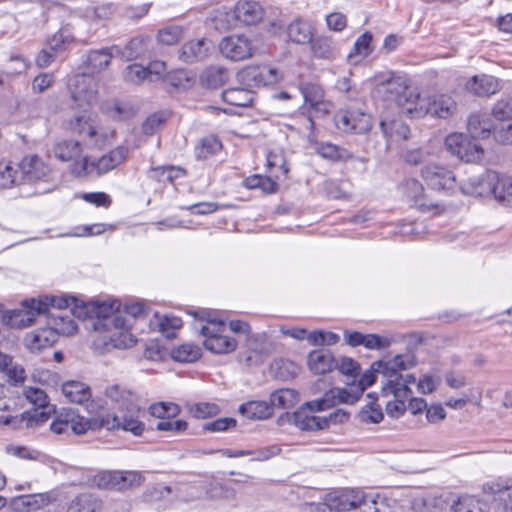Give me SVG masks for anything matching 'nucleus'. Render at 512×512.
Instances as JSON below:
<instances>
[{
	"label": "nucleus",
	"instance_id": "nucleus-33",
	"mask_svg": "<svg viewBox=\"0 0 512 512\" xmlns=\"http://www.w3.org/2000/svg\"><path fill=\"white\" fill-rule=\"evenodd\" d=\"M377 397L373 393L367 394V402L360 409L357 417L364 424H378L383 420L382 408L377 404Z\"/></svg>",
	"mask_w": 512,
	"mask_h": 512
},
{
	"label": "nucleus",
	"instance_id": "nucleus-21",
	"mask_svg": "<svg viewBox=\"0 0 512 512\" xmlns=\"http://www.w3.org/2000/svg\"><path fill=\"white\" fill-rule=\"evenodd\" d=\"M465 89L477 97H489L500 91L499 80L491 75L478 74L469 78L465 83Z\"/></svg>",
	"mask_w": 512,
	"mask_h": 512
},
{
	"label": "nucleus",
	"instance_id": "nucleus-47",
	"mask_svg": "<svg viewBox=\"0 0 512 512\" xmlns=\"http://www.w3.org/2000/svg\"><path fill=\"white\" fill-rule=\"evenodd\" d=\"M324 188L333 199H348L352 194V184L347 180H327Z\"/></svg>",
	"mask_w": 512,
	"mask_h": 512
},
{
	"label": "nucleus",
	"instance_id": "nucleus-44",
	"mask_svg": "<svg viewBox=\"0 0 512 512\" xmlns=\"http://www.w3.org/2000/svg\"><path fill=\"white\" fill-rule=\"evenodd\" d=\"M81 153L80 143L74 140H64L54 147L55 157L63 162L75 160L80 157Z\"/></svg>",
	"mask_w": 512,
	"mask_h": 512
},
{
	"label": "nucleus",
	"instance_id": "nucleus-20",
	"mask_svg": "<svg viewBox=\"0 0 512 512\" xmlns=\"http://www.w3.org/2000/svg\"><path fill=\"white\" fill-rule=\"evenodd\" d=\"M358 497H361V490L358 489L336 490L325 496L324 503L330 510L344 512L357 508Z\"/></svg>",
	"mask_w": 512,
	"mask_h": 512
},
{
	"label": "nucleus",
	"instance_id": "nucleus-1",
	"mask_svg": "<svg viewBox=\"0 0 512 512\" xmlns=\"http://www.w3.org/2000/svg\"><path fill=\"white\" fill-rule=\"evenodd\" d=\"M74 316L79 319L89 318L93 320L92 328L95 331L109 333L99 339L107 349L109 347L128 348L137 342L132 334L124 331L130 326V323L122 316L118 300L110 302L83 301L81 305L75 306Z\"/></svg>",
	"mask_w": 512,
	"mask_h": 512
},
{
	"label": "nucleus",
	"instance_id": "nucleus-24",
	"mask_svg": "<svg viewBox=\"0 0 512 512\" xmlns=\"http://www.w3.org/2000/svg\"><path fill=\"white\" fill-rule=\"evenodd\" d=\"M211 50V42L206 39L191 40L185 43L180 52L179 59L185 63H195L206 59Z\"/></svg>",
	"mask_w": 512,
	"mask_h": 512
},
{
	"label": "nucleus",
	"instance_id": "nucleus-54",
	"mask_svg": "<svg viewBox=\"0 0 512 512\" xmlns=\"http://www.w3.org/2000/svg\"><path fill=\"white\" fill-rule=\"evenodd\" d=\"M387 364V361L379 360L374 362L371 365V368L367 371H365L362 376L359 379L358 382V390L362 394L363 391L367 388L373 385L376 381V374L381 373L383 377L385 378V365Z\"/></svg>",
	"mask_w": 512,
	"mask_h": 512
},
{
	"label": "nucleus",
	"instance_id": "nucleus-38",
	"mask_svg": "<svg viewBox=\"0 0 512 512\" xmlns=\"http://www.w3.org/2000/svg\"><path fill=\"white\" fill-rule=\"evenodd\" d=\"M380 129L384 136L392 141L406 140L410 134L409 126L399 119L382 120L380 122Z\"/></svg>",
	"mask_w": 512,
	"mask_h": 512
},
{
	"label": "nucleus",
	"instance_id": "nucleus-5",
	"mask_svg": "<svg viewBox=\"0 0 512 512\" xmlns=\"http://www.w3.org/2000/svg\"><path fill=\"white\" fill-rule=\"evenodd\" d=\"M103 425H105L103 420L87 419L79 415L74 409L63 408L51 423L50 429L55 434H63L71 430L74 434L82 435L90 429H101ZM106 425H108V422H106Z\"/></svg>",
	"mask_w": 512,
	"mask_h": 512
},
{
	"label": "nucleus",
	"instance_id": "nucleus-40",
	"mask_svg": "<svg viewBox=\"0 0 512 512\" xmlns=\"http://www.w3.org/2000/svg\"><path fill=\"white\" fill-rule=\"evenodd\" d=\"M239 412L249 419H266L273 413V409L266 401H249L240 405Z\"/></svg>",
	"mask_w": 512,
	"mask_h": 512
},
{
	"label": "nucleus",
	"instance_id": "nucleus-31",
	"mask_svg": "<svg viewBox=\"0 0 512 512\" xmlns=\"http://www.w3.org/2000/svg\"><path fill=\"white\" fill-rule=\"evenodd\" d=\"M39 303L41 304V308L43 311V314L45 315L48 313L49 308H57L59 310H65L67 308H70L71 313L74 315V308L75 306L81 305V302L83 300H79L78 298L74 296H43L38 299Z\"/></svg>",
	"mask_w": 512,
	"mask_h": 512
},
{
	"label": "nucleus",
	"instance_id": "nucleus-48",
	"mask_svg": "<svg viewBox=\"0 0 512 512\" xmlns=\"http://www.w3.org/2000/svg\"><path fill=\"white\" fill-rule=\"evenodd\" d=\"M52 407L48 409L35 408L32 411H25L20 415L21 424L24 423L27 428H36L48 421L52 411Z\"/></svg>",
	"mask_w": 512,
	"mask_h": 512
},
{
	"label": "nucleus",
	"instance_id": "nucleus-28",
	"mask_svg": "<svg viewBox=\"0 0 512 512\" xmlns=\"http://www.w3.org/2000/svg\"><path fill=\"white\" fill-rule=\"evenodd\" d=\"M310 44L311 52L317 59L333 61L339 56V49L332 37L318 36Z\"/></svg>",
	"mask_w": 512,
	"mask_h": 512
},
{
	"label": "nucleus",
	"instance_id": "nucleus-23",
	"mask_svg": "<svg viewBox=\"0 0 512 512\" xmlns=\"http://www.w3.org/2000/svg\"><path fill=\"white\" fill-rule=\"evenodd\" d=\"M289 421L303 431H318L327 428V422L305 406H300L289 418Z\"/></svg>",
	"mask_w": 512,
	"mask_h": 512
},
{
	"label": "nucleus",
	"instance_id": "nucleus-7",
	"mask_svg": "<svg viewBox=\"0 0 512 512\" xmlns=\"http://www.w3.org/2000/svg\"><path fill=\"white\" fill-rule=\"evenodd\" d=\"M445 147L453 155L467 163H478L484 156V149L463 133H451L445 138Z\"/></svg>",
	"mask_w": 512,
	"mask_h": 512
},
{
	"label": "nucleus",
	"instance_id": "nucleus-34",
	"mask_svg": "<svg viewBox=\"0 0 512 512\" xmlns=\"http://www.w3.org/2000/svg\"><path fill=\"white\" fill-rule=\"evenodd\" d=\"M287 35L296 44H307L313 39V28L309 22L295 19L288 25Z\"/></svg>",
	"mask_w": 512,
	"mask_h": 512
},
{
	"label": "nucleus",
	"instance_id": "nucleus-55",
	"mask_svg": "<svg viewBox=\"0 0 512 512\" xmlns=\"http://www.w3.org/2000/svg\"><path fill=\"white\" fill-rule=\"evenodd\" d=\"M23 396L29 403L35 406V408L48 409L51 407L49 405L48 395L41 388L26 386L23 388Z\"/></svg>",
	"mask_w": 512,
	"mask_h": 512
},
{
	"label": "nucleus",
	"instance_id": "nucleus-41",
	"mask_svg": "<svg viewBox=\"0 0 512 512\" xmlns=\"http://www.w3.org/2000/svg\"><path fill=\"white\" fill-rule=\"evenodd\" d=\"M222 149V143L215 135L201 138L195 147V156L198 160H205Z\"/></svg>",
	"mask_w": 512,
	"mask_h": 512
},
{
	"label": "nucleus",
	"instance_id": "nucleus-45",
	"mask_svg": "<svg viewBox=\"0 0 512 512\" xmlns=\"http://www.w3.org/2000/svg\"><path fill=\"white\" fill-rule=\"evenodd\" d=\"M229 78L227 69L220 66H210L202 74V82L211 89H217L224 85Z\"/></svg>",
	"mask_w": 512,
	"mask_h": 512
},
{
	"label": "nucleus",
	"instance_id": "nucleus-8",
	"mask_svg": "<svg viewBox=\"0 0 512 512\" xmlns=\"http://www.w3.org/2000/svg\"><path fill=\"white\" fill-rule=\"evenodd\" d=\"M456 109L457 104L452 97L442 94L429 101L426 107L422 105V100L420 99L414 107L407 109V114L414 118H420L429 114L432 117L447 119L455 113Z\"/></svg>",
	"mask_w": 512,
	"mask_h": 512
},
{
	"label": "nucleus",
	"instance_id": "nucleus-11",
	"mask_svg": "<svg viewBox=\"0 0 512 512\" xmlns=\"http://www.w3.org/2000/svg\"><path fill=\"white\" fill-rule=\"evenodd\" d=\"M237 77L242 85L256 88L276 84L282 79V73L270 65H258L241 70Z\"/></svg>",
	"mask_w": 512,
	"mask_h": 512
},
{
	"label": "nucleus",
	"instance_id": "nucleus-56",
	"mask_svg": "<svg viewBox=\"0 0 512 512\" xmlns=\"http://www.w3.org/2000/svg\"><path fill=\"white\" fill-rule=\"evenodd\" d=\"M406 187L408 190V195L416 201L417 205L419 206V208L422 211H424V212L435 211V213H439V211H440L439 204H437V203L427 204L425 202H419L418 197L423 192V186L419 181H417L415 179L408 180L406 182Z\"/></svg>",
	"mask_w": 512,
	"mask_h": 512
},
{
	"label": "nucleus",
	"instance_id": "nucleus-52",
	"mask_svg": "<svg viewBox=\"0 0 512 512\" xmlns=\"http://www.w3.org/2000/svg\"><path fill=\"white\" fill-rule=\"evenodd\" d=\"M371 41H372V34L369 32L363 33L355 41L352 51L348 54V59L351 62L357 63L359 60L368 56L371 52V49H370Z\"/></svg>",
	"mask_w": 512,
	"mask_h": 512
},
{
	"label": "nucleus",
	"instance_id": "nucleus-50",
	"mask_svg": "<svg viewBox=\"0 0 512 512\" xmlns=\"http://www.w3.org/2000/svg\"><path fill=\"white\" fill-rule=\"evenodd\" d=\"M246 345L251 352L260 356H268L273 352V345L265 334L249 335Z\"/></svg>",
	"mask_w": 512,
	"mask_h": 512
},
{
	"label": "nucleus",
	"instance_id": "nucleus-35",
	"mask_svg": "<svg viewBox=\"0 0 512 512\" xmlns=\"http://www.w3.org/2000/svg\"><path fill=\"white\" fill-rule=\"evenodd\" d=\"M254 87H234L225 90L222 93L223 100L233 106L248 107L253 103V92Z\"/></svg>",
	"mask_w": 512,
	"mask_h": 512
},
{
	"label": "nucleus",
	"instance_id": "nucleus-53",
	"mask_svg": "<svg viewBox=\"0 0 512 512\" xmlns=\"http://www.w3.org/2000/svg\"><path fill=\"white\" fill-rule=\"evenodd\" d=\"M171 356L178 362H194L201 356V349L194 344H183L174 348Z\"/></svg>",
	"mask_w": 512,
	"mask_h": 512
},
{
	"label": "nucleus",
	"instance_id": "nucleus-12",
	"mask_svg": "<svg viewBox=\"0 0 512 512\" xmlns=\"http://www.w3.org/2000/svg\"><path fill=\"white\" fill-rule=\"evenodd\" d=\"M16 167L22 183L47 182L51 169L43 158L36 154L25 156Z\"/></svg>",
	"mask_w": 512,
	"mask_h": 512
},
{
	"label": "nucleus",
	"instance_id": "nucleus-39",
	"mask_svg": "<svg viewBox=\"0 0 512 512\" xmlns=\"http://www.w3.org/2000/svg\"><path fill=\"white\" fill-rule=\"evenodd\" d=\"M300 367L288 359H275L270 365V373L279 380H290L298 375Z\"/></svg>",
	"mask_w": 512,
	"mask_h": 512
},
{
	"label": "nucleus",
	"instance_id": "nucleus-63",
	"mask_svg": "<svg viewBox=\"0 0 512 512\" xmlns=\"http://www.w3.org/2000/svg\"><path fill=\"white\" fill-rule=\"evenodd\" d=\"M492 115L501 122L512 121V98L497 101L492 109Z\"/></svg>",
	"mask_w": 512,
	"mask_h": 512
},
{
	"label": "nucleus",
	"instance_id": "nucleus-13",
	"mask_svg": "<svg viewBox=\"0 0 512 512\" xmlns=\"http://www.w3.org/2000/svg\"><path fill=\"white\" fill-rule=\"evenodd\" d=\"M337 128L343 132L366 133L371 129V118L360 109H342L334 116Z\"/></svg>",
	"mask_w": 512,
	"mask_h": 512
},
{
	"label": "nucleus",
	"instance_id": "nucleus-58",
	"mask_svg": "<svg viewBox=\"0 0 512 512\" xmlns=\"http://www.w3.org/2000/svg\"><path fill=\"white\" fill-rule=\"evenodd\" d=\"M189 413L197 419H205L220 413V407L215 403L200 402L188 406Z\"/></svg>",
	"mask_w": 512,
	"mask_h": 512
},
{
	"label": "nucleus",
	"instance_id": "nucleus-9",
	"mask_svg": "<svg viewBox=\"0 0 512 512\" xmlns=\"http://www.w3.org/2000/svg\"><path fill=\"white\" fill-rule=\"evenodd\" d=\"M421 176L427 186L438 191H453L457 186L454 172L447 166L429 163L421 169Z\"/></svg>",
	"mask_w": 512,
	"mask_h": 512
},
{
	"label": "nucleus",
	"instance_id": "nucleus-59",
	"mask_svg": "<svg viewBox=\"0 0 512 512\" xmlns=\"http://www.w3.org/2000/svg\"><path fill=\"white\" fill-rule=\"evenodd\" d=\"M358 498L357 508L360 509V512H386L384 503L378 496L361 491V497Z\"/></svg>",
	"mask_w": 512,
	"mask_h": 512
},
{
	"label": "nucleus",
	"instance_id": "nucleus-15",
	"mask_svg": "<svg viewBox=\"0 0 512 512\" xmlns=\"http://www.w3.org/2000/svg\"><path fill=\"white\" fill-rule=\"evenodd\" d=\"M41 304L38 299L24 300L21 308L8 311L4 320L11 328L22 329L30 326L37 316H43Z\"/></svg>",
	"mask_w": 512,
	"mask_h": 512
},
{
	"label": "nucleus",
	"instance_id": "nucleus-10",
	"mask_svg": "<svg viewBox=\"0 0 512 512\" xmlns=\"http://www.w3.org/2000/svg\"><path fill=\"white\" fill-rule=\"evenodd\" d=\"M388 98L394 101L402 111L407 114V109L414 107L420 101L419 95L413 94L409 89L408 81L402 76H392L381 84Z\"/></svg>",
	"mask_w": 512,
	"mask_h": 512
},
{
	"label": "nucleus",
	"instance_id": "nucleus-14",
	"mask_svg": "<svg viewBox=\"0 0 512 512\" xmlns=\"http://www.w3.org/2000/svg\"><path fill=\"white\" fill-rule=\"evenodd\" d=\"M221 54L232 61H243L253 56L255 47L245 35H230L219 43Z\"/></svg>",
	"mask_w": 512,
	"mask_h": 512
},
{
	"label": "nucleus",
	"instance_id": "nucleus-51",
	"mask_svg": "<svg viewBox=\"0 0 512 512\" xmlns=\"http://www.w3.org/2000/svg\"><path fill=\"white\" fill-rule=\"evenodd\" d=\"M494 188V198L505 206H512V179L499 175V181L494 185Z\"/></svg>",
	"mask_w": 512,
	"mask_h": 512
},
{
	"label": "nucleus",
	"instance_id": "nucleus-61",
	"mask_svg": "<svg viewBox=\"0 0 512 512\" xmlns=\"http://www.w3.org/2000/svg\"><path fill=\"white\" fill-rule=\"evenodd\" d=\"M182 28L180 26L171 25L160 29L157 33L158 43L172 46L177 44L182 38Z\"/></svg>",
	"mask_w": 512,
	"mask_h": 512
},
{
	"label": "nucleus",
	"instance_id": "nucleus-17",
	"mask_svg": "<svg viewBox=\"0 0 512 512\" xmlns=\"http://www.w3.org/2000/svg\"><path fill=\"white\" fill-rule=\"evenodd\" d=\"M415 365V362L412 360L410 356H402L396 355L393 359L387 361V364L384 366L385 368V378L386 382L384 384H391L393 386H397L399 388L402 387V384L405 387L410 388L409 385L416 382V378L412 374H407L403 376L400 374V371L407 370Z\"/></svg>",
	"mask_w": 512,
	"mask_h": 512
},
{
	"label": "nucleus",
	"instance_id": "nucleus-27",
	"mask_svg": "<svg viewBox=\"0 0 512 512\" xmlns=\"http://www.w3.org/2000/svg\"><path fill=\"white\" fill-rule=\"evenodd\" d=\"M308 365L315 374H325L334 369V366L337 365V360L333 357L330 350L320 348L309 353Z\"/></svg>",
	"mask_w": 512,
	"mask_h": 512
},
{
	"label": "nucleus",
	"instance_id": "nucleus-3",
	"mask_svg": "<svg viewBox=\"0 0 512 512\" xmlns=\"http://www.w3.org/2000/svg\"><path fill=\"white\" fill-rule=\"evenodd\" d=\"M106 396L113 402L117 403L118 414L113 416H96L94 420H103L101 428L108 430L123 429L129 431L135 436H140L145 430V424L140 420V415L143 413L139 405L134 401L133 395L130 391L125 390L119 385H111L106 388Z\"/></svg>",
	"mask_w": 512,
	"mask_h": 512
},
{
	"label": "nucleus",
	"instance_id": "nucleus-32",
	"mask_svg": "<svg viewBox=\"0 0 512 512\" xmlns=\"http://www.w3.org/2000/svg\"><path fill=\"white\" fill-rule=\"evenodd\" d=\"M492 124L486 114L475 113L468 118L467 129L473 139H486L492 131Z\"/></svg>",
	"mask_w": 512,
	"mask_h": 512
},
{
	"label": "nucleus",
	"instance_id": "nucleus-36",
	"mask_svg": "<svg viewBox=\"0 0 512 512\" xmlns=\"http://www.w3.org/2000/svg\"><path fill=\"white\" fill-rule=\"evenodd\" d=\"M148 42L147 37H135L123 48H120V55L126 61H132L138 58H143L148 55Z\"/></svg>",
	"mask_w": 512,
	"mask_h": 512
},
{
	"label": "nucleus",
	"instance_id": "nucleus-22",
	"mask_svg": "<svg viewBox=\"0 0 512 512\" xmlns=\"http://www.w3.org/2000/svg\"><path fill=\"white\" fill-rule=\"evenodd\" d=\"M382 391L385 395L392 394L395 397L394 401H389L386 404V412L390 417L398 418L406 411L405 401H407L413 392L411 388L402 387L399 388L397 385L383 384Z\"/></svg>",
	"mask_w": 512,
	"mask_h": 512
},
{
	"label": "nucleus",
	"instance_id": "nucleus-49",
	"mask_svg": "<svg viewBox=\"0 0 512 512\" xmlns=\"http://www.w3.org/2000/svg\"><path fill=\"white\" fill-rule=\"evenodd\" d=\"M244 186L248 189H260L266 194H273L278 189V184L272 178L262 175H252L244 180Z\"/></svg>",
	"mask_w": 512,
	"mask_h": 512
},
{
	"label": "nucleus",
	"instance_id": "nucleus-29",
	"mask_svg": "<svg viewBox=\"0 0 512 512\" xmlns=\"http://www.w3.org/2000/svg\"><path fill=\"white\" fill-rule=\"evenodd\" d=\"M119 52V46L93 50L87 54L85 63L91 69V72H100L110 64L112 57L118 56Z\"/></svg>",
	"mask_w": 512,
	"mask_h": 512
},
{
	"label": "nucleus",
	"instance_id": "nucleus-16",
	"mask_svg": "<svg viewBox=\"0 0 512 512\" xmlns=\"http://www.w3.org/2000/svg\"><path fill=\"white\" fill-rule=\"evenodd\" d=\"M127 153L128 149L126 147L118 146L97 160H90L85 157L81 169L85 174L94 171L97 175L106 174L120 165L126 159Z\"/></svg>",
	"mask_w": 512,
	"mask_h": 512
},
{
	"label": "nucleus",
	"instance_id": "nucleus-25",
	"mask_svg": "<svg viewBox=\"0 0 512 512\" xmlns=\"http://www.w3.org/2000/svg\"><path fill=\"white\" fill-rule=\"evenodd\" d=\"M53 501H55V497L51 493L46 492L15 497L12 499L11 504L18 511H35Z\"/></svg>",
	"mask_w": 512,
	"mask_h": 512
},
{
	"label": "nucleus",
	"instance_id": "nucleus-30",
	"mask_svg": "<svg viewBox=\"0 0 512 512\" xmlns=\"http://www.w3.org/2000/svg\"><path fill=\"white\" fill-rule=\"evenodd\" d=\"M62 393L65 398L76 404H84L91 399L92 393L90 387L80 381H67L62 385Z\"/></svg>",
	"mask_w": 512,
	"mask_h": 512
},
{
	"label": "nucleus",
	"instance_id": "nucleus-19",
	"mask_svg": "<svg viewBox=\"0 0 512 512\" xmlns=\"http://www.w3.org/2000/svg\"><path fill=\"white\" fill-rule=\"evenodd\" d=\"M499 181V174L495 171H486L476 177H470L460 185L463 194L475 197L493 195L494 185Z\"/></svg>",
	"mask_w": 512,
	"mask_h": 512
},
{
	"label": "nucleus",
	"instance_id": "nucleus-42",
	"mask_svg": "<svg viewBox=\"0 0 512 512\" xmlns=\"http://www.w3.org/2000/svg\"><path fill=\"white\" fill-rule=\"evenodd\" d=\"M144 476L138 471H119L116 472L114 490L125 491L141 486Z\"/></svg>",
	"mask_w": 512,
	"mask_h": 512
},
{
	"label": "nucleus",
	"instance_id": "nucleus-18",
	"mask_svg": "<svg viewBox=\"0 0 512 512\" xmlns=\"http://www.w3.org/2000/svg\"><path fill=\"white\" fill-rule=\"evenodd\" d=\"M299 91L303 97L302 109L309 114L314 113H328V105L325 102V93L323 88L316 83L303 82L299 85ZM309 121L313 125L312 115L309 116Z\"/></svg>",
	"mask_w": 512,
	"mask_h": 512
},
{
	"label": "nucleus",
	"instance_id": "nucleus-62",
	"mask_svg": "<svg viewBox=\"0 0 512 512\" xmlns=\"http://www.w3.org/2000/svg\"><path fill=\"white\" fill-rule=\"evenodd\" d=\"M158 172H161L162 175H165V181L173 183L174 179L183 177L185 175V170L179 167L174 166H158L152 167L149 171V177L152 179H156L157 181H161Z\"/></svg>",
	"mask_w": 512,
	"mask_h": 512
},
{
	"label": "nucleus",
	"instance_id": "nucleus-64",
	"mask_svg": "<svg viewBox=\"0 0 512 512\" xmlns=\"http://www.w3.org/2000/svg\"><path fill=\"white\" fill-rule=\"evenodd\" d=\"M294 391L291 389H280L273 392L270 396L269 405L277 408H287L292 404Z\"/></svg>",
	"mask_w": 512,
	"mask_h": 512
},
{
	"label": "nucleus",
	"instance_id": "nucleus-43",
	"mask_svg": "<svg viewBox=\"0 0 512 512\" xmlns=\"http://www.w3.org/2000/svg\"><path fill=\"white\" fill-rule=\"evenodd\" d=\"M100 507L101 502L97 497L84 493L71 501L67 512H96Z\"/></svg>",
	"mask_w": 512,
	"mask_h": 512
},
{
	"label": "nucleus",
	"instance_id": "nucleus-37",
	"mask_svg": "<svg viewBox=\"0 0 512 512\" xmlns=\"http://www.w3.org/2000/svg\"><path fill=\"white\" fill-rule=\"evenodd\" d=\"M316 151L322 158L331 161L347 162L354 159L353 154L347 149L332 143H319L316 147Z\"/></svg>",
	"mask_w": 512,
	"mask_h": 512
},
{
	"label": "nucleus",
	"instance_id": "nucleus-57",
	"mask_svg": "<svg viewBox=\"0 0 512 512\" xmlns=\"http://www.w3.org/2000/svg\"><path fill=\"white\" fill-rule=\"evenodd\" d=\"M21 184L19 171L12 163H0V188Z\"/></svg>",
	"mask_w": 512,
	"mask_h": 512
},
{
	"label": "nucleus",
	"instance_id": "nucleus-2",
	"mask_svg": "<svg viewBox=\"0 0 512 512\" xmlns=\"http://www.w3.org/2000/svg\"><path fill=\"white\" fill-rule=\"evenodd\" d=\"M71 97L76 105L83 108V114L76 116L70 122V129L78 134L89 147L101 149L107 143L108 136L100 132L96 123V117L86 114L85 106H92L96 102V83L94 79L85 73L77 74L71 80Z\"/></svg>",
	"mask_w": 512,
	"mask_h": 512
},
{
	"label": "nucleus",
	"instance_id": "nucleus-26",
	"mask_svg": "<svg viewBox=\"0 0 512 512\" xmlns=\"http://www.w3.org/2000/svg\"><path fill=\"white\" fill-rule=\"evenodd\" d=\"M234 16L237 21L245 25H254L262 20L264 9L260 2H237Z\"/></svg>",
	"mask_w": 512,
	"mask_h": 512
},
{
	"label": "nucleus",
	"instance_id": "nucleus-46",
	"mask_svg": "<svg viewBox=\"0 0 512 512\" xmlns=\"http://www.w3.org/2000/svg\"><path fill=\"white\" fill-rule=\"evenodd\" d=\"M455 512H489V505L475 496H462L452 506Z\"/></svg>",
	"mask_w": 512,
	"mask_h": 512
},
{
	"label": "nucleus",
	"instance_id": "nucleus-4",
	"mask_svg": "<svg viewBox=\"0 0 512 512\" xmlns=\"http://www.w3.org/2000/svg\"><path fill=\"white\" fill-rule=\"evenodd\" d=\"M53 324L36 330L25 338L26 346L31 351H39L57 341L58 335H72L77 331L76 323L67 314L53 315Z\"/></svg>",
	"mask_w": 512,
	"mask_h": 512
},
{
	"label": "nucleus",
	"instance_id": "nucleus-6",
	"mask_svg": "<svg viewBox=\"0 0 512 512\" xmlns=\"http://www.w3.org/2000/svg\"><path fill=\"white\" fill-rule=\"evenodd\" d=\"M225 328L223 321L208 320V325H202L200 334L205 338L204 347L215 354H227L237 347V341L229 336L222 335Z\"/></svg>",
	"mask_w": 512,
	"mask_h": 512
},
{
	"label": "nucleus",
	"instance_id": "nucleus-60",
	"mask_svg": "<svg viewBox=\"0 0 512 512\" xmlns=\"http://www.w3.org/2000/svg\"><path fill=\"white\" fill-rule=\"evenodd\" d=\"M156 326L166 338L172 339L175 333L182 326V320L176 316H164L157 320Z\"/></svg>",
	"mask_w": 512,
	"mask_h": 512
}]
</instances>
